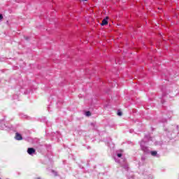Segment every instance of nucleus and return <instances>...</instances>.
<instances>
[{"label": "nucleus", "instance_id": "39448f33", "mask_svg": "<svg viewBox=\"0 0 179 179\" xmlns=\"http://www.w3.org/2000/svg\"><path fill=\"white\" fill-rule=\"evenodd\" d=\"M85 115H86L87 117H89V115H90V112H89V111L86 112V113H85Z\"/></svg>", "mask_w": 179, "mask_h": 179}, {"label": "nucleus", "instance_id": "423d86ee", "mask_svg": "<svg viewBox=\"0 0 179 179\" xmlns=\"http://www.w3.org/2000/svg\"><path fill=\"white\" fill-rule=\"evenodd\" d=\"M117 115H120H120H122V113L119 110V111L117 112Z\"/></svg>", "mask_w": 179, "mask_h": 179}, {"label": "nucleus", "instance_id": "6e6552de", "mask_svg": "<svg viewBox=\"0 0 179 179\" xmlns=\"http://www.w3.org/2000/svg\"><path fill=\"white\" fill-rule=\"evenodd\" d=\"M122 156V155H121V154H117V157H121Z\"/></svg>", "mask_w": 179, "mask_h": 179}, {"label": "nucleus", "instance_id": "0eeeda50", "mask_svg": "<svg viewBox=\"0 0 179 179\" xmlns=\"http://www.w3.org/2000/svg\"><path fill=\"white\" fill-rule=\"evenodd\" d=\"M3 19V17L2 16V14H0V20H2Z\"/></svg>", "mask_w": 179, "mask_h": 179}, {"label": "nucleus", "instance_id": "1a4fd4ad", "mask_svg": "<svg viewBox=\"0 0 179 179\" xmlns=\"http://www.w3.org/2000/svg\"><path fill=\"white\" fill-rule=\"evenodd\" d=\"M83 1H87V0H83Z\"/></svg>", "mask_w": 179, "mask_h": 179}, {"label": "nucleus", "instance_id": "7ed1b4c3", "mask_svg": "<svg viewBox=\"0 0 179 179\" xmlns=\"http://www.w3.org/2000/svg\"><path fill=\"white\" fill-rule=\"evenodd\" d=\"M27 152L29 155H33V153H36V150L34 148H28Z\"/></svg>", "mask_w": 179, "mask_h": 179}, {"label": "nucleus", "instance_id": "f03ea898", "mask_svg": "<svg viewBox=\"0 0 179 179\" xmlns=\"http://www.w3.org/2000/svg\"><path fill=\"white\" fill-rule=\"evenodd\" d=\"M15 139H17V141H22V135L19 133H16L15 134Z\"/></svg>", "mask_w": 179, "mask_h": 179}, {"label": "nucleus", "instance_id": "20e7f679", "mask_svg": "<svg viewBox=\"0 0 179 179\" xmlns=\"http://www.w3.org/2000/svg\"><path fill=\"white\" fill-rule=\"evenodd\" d=\"M151 155H152V156H156V155H157V152H156V151H152V152H151Z\"/></svg>", "mask_w": 179, "mask_h": 179}, {"label": "nucleus", "instance_id": "9d476101", "mask_svg": "<svg viewBox=\"0 0 179 179\" xmlns=\"http://www.w3.org/2000/svg\"><path fill=\"white\" fill-rule=\"evenodd\" d=\"M38 179H40V178H38Z\"/></svg>", "mask_w": 179, "mask_h": 179}, {"label": "nucleus", "instance_id": "f257e3e1", "mask_svg": "<svg viewBox=\"0 0 179 179\" xmlns=\"http://www.w3.org/2000/svg\"><path fill=\"white\" fill-rule=\"evenodd\" d=\"M106 24H108V17L104 18L101 22V26H106Z\"/></svg>", "mask_w": 179, "mask_h": 179}]
</instances>
